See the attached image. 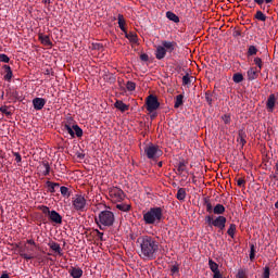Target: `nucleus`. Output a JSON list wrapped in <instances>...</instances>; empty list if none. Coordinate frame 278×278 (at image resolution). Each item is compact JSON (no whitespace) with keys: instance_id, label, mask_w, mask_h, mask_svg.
<instances>
[{"instance_id":"nucleus-1","label":"nucleus","mask_w":278,"mask_h":278,"mask_svg":"<svg viewBox=\"0 0 278 278\" xmlns=\"http://www.w3.org/2000/svg\"><path fill=\"white\" fill-rule=\"evenodd\" d=\"M137 244L140 247L139 255L142 260H155L160 251V242L154 237L149 235L140 236L137 239Z\"/></svg>"},{"instance_id":"nucleus-2","label":"nucleus","mask_w":278,"mask_h":278,"mask_svg":"<svg viewBox=\"0 0 278 278\" xmlns=\"http://www.w3.org/2000/svg\"><path fill=\"white\" fill-rule=\"evenodd\" d=\"M164 220V208L160 206L150 207L149 211L143 212L144 225H153L157 227Z\"/></svg>"},{"instance_id":"nucleus-3","label":"nucleus","mask_w":278,"mask_h":278,"mask_svg":"<svg viewBox=\"0 0 278 278\" xmlns=\"http://www.w3.org/2000/svg\"><path fill=\"white\" fill-rule=\"evenodd\" d=\"M96 225H98L101 231H105V227H113L116 220L114 213L112 211H101L94 218Z\"/></svg>"},{"instance_id":"nucleus-4","label":"nucleus","mask_w":278,"mask_h":278,"mask_svg":"<svg viewBox=\"0 0 278 278\" xmlns=\"http://www.w3.org/2000/svg\"><path fill=\"white\" fill-rule=\"evenodd\" d=\"M144 154L147 155L148 160H159V157H162L163 152L160 149V146L149 143L144 148Z\"/></svg>"},{"instance_id":"nucleus-5","label":"nucleus","mask_w":278,"mask_h":278,"mask_svg":"<svg viewBox=\"0 0 278 278\" xmlns=\"http://www.w3.org/2000/svg\"><path fill=\"white\" fill-rule=\"evenodd\" d=\"M86 205H88V201L81 194H76L72 200V207L76 212H86Z\"/></svg>"},{"instance_id":"nucleus-6","label":"nucleus","mask_w":278,"mask_h":278,"mask_svg":"<svg viewBox=\"0 0 278 278\" xmlns=\"http://www.w3.org/2000/svg\"><path fill=\"white\" fill-rule=\"evenodd\" d=\"M203 205H205L206 212L208 214H212V212L213 214H217L219 216L225 214V206L223 204H216L215 206H212V202L207 197L203 199Z\"/></svg>"},{"instance_id":"nucleus-7","label":"nucleus","mask_w":278,"mask_h":278,"mask_svg":"<svg viewBox=\"0 0 278 278\" xmlns=\"http://www.w3.org/2000/svg\"><path fill=\"white\" fill-rule=\"evenodd\" d=\"M146 105L148 112L152 113L160 109V101L157 100L156 96L150 94L147 97Z\"/></svg>"},{"instance_id":"nucleus-8","label":"nucleus","mask_w":278,"mask_h":278,"mask_svg":"<svg viewBox=\"0 0 278 278\" xmlns=\"http://www.w3.org/2000/svg\"><path fill=\"white\" fill-rule=\"evenodd\" d=\"M63 131H66L71 138H81L84 136V130L79 126H64Z\"/></svg>"},{"instance_id":"nucleus-9","label":"nucleus","mask_w":278,"mask_h":278,"mask_svg":"<svg viewBox=\"0 0 278 278\" xmlns=\"http://www.w3.org/2000/svg\"><path fill=\"white\" fill-rule=\"evenodd\" d=\"M227 225V217L225 216H217L215 219H213V227H216L218 229V232L223 233L225 231V227Z\"/></svg>"},{"instance_id":"nucleus-10","label":"nucleus","mask_w":278,"mask_h":278,"mask_svg":"<svg viewBox=\"0 0 278 278\" xmlns=\"http://www.w3.org/2000/svg\"><path fill=\"white\" fill-rule=\"evenodd\" d=\"M45 105H47V100L45 98L33 99V108L37 112H40V110H42V108H45Z\"/></svg>"},{"instance_id":"nucleus-11","label":"nucleus","mask_w":278,"mask_h":278,"mask_svg":"<svg viewBox=\"0 0 278 278\" xmlns=\"http://www.w3.org/2000/svg\"><path fill=\"white\" fill-rule=\"evenodd\" d=\"M111 197H114L116 201H123L125 199V191H123L121 188H113L110 190Z\"/></svg>"},{"instance_id":"nucleus-12","label":"nucleus","mask_w":278,"mask_h":278,"mask_svg":"<svg viewBox=\"0 0 278 278\" xmlns=\"http://www.w3.org/2000/svg\"><path fill=\"white\" fill-rule=\"evenodd\" d=\"M247 75L249 81H255V79L260 77V70H257V67H251L250 70H248Z\"/></svg>"},{"instance_id":"nucleus-13","label":"nucleus","mask_w":278,"mask_h":278,"mask_svg":"<svg viewBox=\"0 0 278 278\" xmlns=\"http://www.w3.org/2000/svg\"><path fill=\"white\" fill-rule=\"evenodd\" d=\"M48 216L51 223H55V225H62V215H60V213L56 211H51L50 215Z\"/></svg>"},{"instance_id":"nucleus-14","label":"nucleus","mask_w":278,"mask_h":278,"mask_svg":"<svg viewBox=\"0 0 278 278\" xmlns=\"http://www.w3.org/2000/svg\"><path fill=\"white\" fill-rule=\"evenodd\" d=\"M68 274L73 278H81V277H84V270L81 268H79V267H71L68 269Z\"/></svg>"},{"instance_id":"nucleus-15","label":"nucleus","mask_w":278,"mask_h":278,"mask_svg":"<svg viewBox=\"0 0 278 278\" xmlns=\"http://www.w3.org/2000/svg\"><path fill=\"white\" fill-rule=\"evenodd\" d=\"M276 101H277V98L275 97V93L269 94L266 102V108L269 112H273V110H275Z\"/></svg>"},{"instance_id":"nucleus-16","label":"nucleus","mask_w":278,"mask_h":278,"mask_svg":"<svg viewBox=\"0 0 278 278\" xmlns=\"http://www.w3.org/2000/svg\"><path fill=\"white\" fill-rule=\"evenodd\" d=\"M156 60H164L166 58V49L162 46H157L155 51Z\"/></svg>"},{"instance_id":"nucleus-17","label":"nucleus","mask_w":278,"mask_h":278,"mask_svg":"<svg viewBox=\"0 0 278 278\" xmlns=\"http://www.w3.org/2000/svg\"><path fill=\"white\" fill-rule=\"evenodd\" d=\"M2 68L5 73L4 80L12 81V77L14 76V74L12 73V67H10V65H3Z\"/></svg>"},{"instance_id":"nucleus-18","label":"nucleus","mask_w":278,"mask_h":278,"mask_svg":"<svg viewBox=\"0 0 278 278\" xmlns=\"http://www.w3.org/2000/svg\"><path fill=\"white\" fill-rule=\"evenodd\" d=\"M175 42L164 40L162 41V47H164L165 51H168V53H173L175 51Z\"/></svg>"},{"instance_id":"nucleus-19","label":"nucleus","mask_w":278,"mask_h":278,"mask_svg":"<svg viewBox=\"0 0 278 278\" xmlns=\"http://www.w3.org/2000/svg\"><path fill=\"white\" fill-rule=\"evenodd\" d=\"M117 23H118L119 29H122V31H124V34H127V28L125 27V25H126L125 16L123 14L117 15Z\"/></svg>"},{"instance_id":"nucleus-20","label":"nucleus","mask_w":278,"mask_h":278,"mask_svg":"<svg viewBox=\"0 0 278 278\" xmlns=\"http://www.w3.org/2000/svg\"><path fill=\"white\" fill-rule=\"evenodd\" d=\"M39 40L41 45H45V47H53V42H51V39L49 38L48 35H39Z\"/></svg>"},{"instance_id":"nucleus-21","label":"nucleus","mask_w":278,"mask_h":278,"mask_svg":"<svg viewBox=\"0 0 278 278\" xmlns=\"http://www.w3.org/2000/svg\"><path fill=\"white\" fill-rule=\"evenodd\" d=\"M46 187L48 188V192H50L51 194H54L55 188H60V184L48 180L46 181Z\"/></svg>"},{"instance_id":"nucleus-22","label":"nucleus","mask_w":278,"mask_h":278,"mask_svg":"<svg viewBox=\"0 0 278 278\" xmlns=\"http://www.w3.org/2000/svg\"><path fill=\"white\" fill-rule=\"evenodd\" d=\"M125 34V38H127V40H129V42H132V45H138V35L136 33H124Z\"/></svg>"},{"instance_id":"nucleus-23","label":"nucleus","mask_w":278,"mask_h":278,"mask_svg":"<svg viewBox=\"0 0 278 278\" xmlns=\"http://www.w3.org/2000/svg\"><path fill=\"white\" fill-rule=\"evenodd\" d=\"M48 247L54 251V253H58V255H62V248L60 247L59 243H56L55 241H51L48 243Z\"/></svg>"},{"instance_id":"nucleus-24","label":"nucleus","mask_w":278,"mask_h":278,"mask_svg":"<svg viewBox=\"0 0 278 278\" xmlns=\"http://www.w3.org/2000/svg\"><path fill=\"white\" fill-rule=\"evenodd\" d=\"M114 105L116 110H119V112H127L129 110V105L125 104L121 100H117Z\"/></svg>"},{"instance_id":"nucleus-25","label":"nucleus","mask_w":278,"mask_h":278,"mask_svg":"<svg viewBox=\"0 0 278 278\" xmlns=\"http://www.w3.org/2000/svg\"><path fill=\"white\" fill-rule=\"evenodd\" d=\"M186 189L185 188H179L176 194V199H178V201H186Z\"/></svg>"},{"instance_id":"nucleus-26","label":"nucleus","mask_w":278,"mask_h":278,"mask_svg":"<svg viewBox=\"0 0 278 278\" xmlns=\"http://www.w3.org/2000/svg\"><path fill=\"white\" fill-rule=\"evenodd\" d=\"M181 105H184V94H178L175 98L174 108L177 110V109L181 108Z\"/></svg>"},{"instance_id":"nucleus-27","label":"nucleus","mask_w":278,"mask_h":278,"mask_svg":"<svg viewBox=\"0 0 278 278\" xmlns=\"http://www.w3.org/2000/svg\"><path fill=\"white\" fill-rule=\"evenodd\" d=\"M232 81L235 84H242V81H244V76L241 73H235L232 76Z\"/></svg>"},{"instance_id":"nucleus-28","label":"nucleus","mask_w":278,"mask_h":278,"mask_svg":"<svg viewBox=\"0 0 278 278\" xmlns=\"http://www.w3.org/2000/svg\"><path fill=\"white\" fill-rule=\"evenodd\" d=\"M166 16H167L168 21H173V23H179V16H177V14H175L170 11H167Z\"/></svg>"},{"instance_id":"nucleus-29","label":"nucleus","mask_w":278,"mask_h":278,"mask_svg":"<svg viewBox=\"0 0 278 278\" xmlns=\"http://www.w3.org/2000/svg\"><path fill=\"white\" fill-rule=\"evenodd\" d=\"M236 230H237L236 224H230L227 230V235L233 239L236 238Z\"/></svg>"},{"instance_id":"nucleus-30","label":"nucleus","mask_w":278,"mask_h":278,"mask_svg":"<svg viewBox=\"0 0 278 278\" xmlns=\"http://www.w3.org/2000/svg\"><path fill=\"white\" fill-rule=\"evenodd\" d=\"M73 127V126H78L77 124H75V119L70 116V117H66V121L63 123V127Z\"/></svg>"},{"instance_id":"nucleus-31","label":"nucleus","mask_w":278,"mask_h":278,"mask_svg":"<svg viewBox=\"0 0 278 278\" xmlns=\"http://www.w3.org/2000/svg\"><path fill=\"white\" fill-rule=\"evenodd\" d=\"M10 108L12 106H8V105L0 106V112L2 114H5V116H12V111H10Z\"/></svg>"},{"instance_id":"nucleus-32","label":"nucleus","mask_w":278,"mask_h":278,"mask_svg":"<svg viewBox=\"0 0 278 278\" xmlns=\"http://www.w3.org/2000/svg\"><path fill=\"white\" fill-rule=\"evenodd\" d=\"M254 18H256V21H262L263 23H265L266 15L262 11H256Z\"/></svg>"},{"instance_id":"nucleus-33","label":"nucleus","mask_w":278,"mask_h":278,"mask_svg":"<svg viewBox=\"0 0 278 278\" xmlns=\"http://www.w3.org/2000/svg\"><path fill=\"white\" fill-rule=\"evenodd\" d=\"M208 266H210L212 273H216V271L219 270V269H218V265H217L216 262H214L213 260H210V261H208Z\"/></svg>"},{"instance_id":"nucleus-34","label":"nucleus","mask_w":278,"mask_h":278,"mask_svg":"<svg viewBox=\"0 0 278 278\" xmlns=\"http://www.w3.org/2000/svg\"><path fill=\"white\" fill-rule=\"evenodd\" d=\"M126 88H127L128 92H134V90H136V83L128 80L126 83Z\"/></svg>"},{"instance_id":"nucleus-35","label":"nucleus","mask_w":278,"mask_h":278,"mask_svg":"<svg viewBox=\"0 0 278 278\" xmlns=\"http://www.w3.org/2000/svg\"><path fill=\"white\" fill-rule=\"evenodd\" d=\"M42 166L45 168L42 174L45 175V177H47V175L51 173V166L49 165V162H43Z\"/></svg>"},{"instance_id":"nucleus-36","label":"nucleus","mask_w":278,"mask_h":278,"mask_svg":"<svg viewBox=\"0 0 278 278\" xmlns=\"http://www.w3.org/2000/svg\"><path fill=\"white\" fill-rule=\"evenodd\" d=\"M116 207L121 212H129V210H131V206L128 204H117Z\"/></svg>"},{"instance_id":"nucleus-37","label":"nucleus","mask_w":278,"mask_h":278,"mask_svg":"<svg viewBox=\"0 0 278 278\" xmlns=\"http://www.w3.org/2000/svg\"><path fill=\"white\" fill-rule=\"evenodd\" d=\"M61 194L62 197H66V199H68V197H71V191H68L67 187L62 186L60 188Z\"/></svg>"},{"instance_id":"nucleus-38","label":"nucleus","mask_w":278,"mask_h":278,"mask_svg":"<svg viewBox=\"0 0 278 278\" xmlns=\"http://www.w3.org/2000/svg\"><path fill=\"white\" fill-rule=\"evenodd\" d=\"M257 55V48L255 46H250L248 48V56Z\"/></svg>"},{"instance_id":"nucleus-39","label":"nucleus","mask_w":278,"mask_h":278,"mask_svg":"<svg viewBox=\"0 0 278 278\" xmlns=\"http://www.w3.org/2000/svg\"><path fill=\"white\" fill-rule=\"evenodd\" d=\"M190 84H192V80H190V75H189V74H186V75L182 77V85H184V86H190Z\"/></svg>"},{"instance_id":"nucleus-40","label":"nucleus","mask_w":278,"mask_h":278,"mask_svg":"<svg viewBox=\"0 0 278 278\" xmlns=\"http://www.w3.org/2000/svg\"><path fill=\"white\" fill-rule=\"evenodd\" d=\"M205 101L208 105H212V103H214V99L212 98V94L210 93V91L205 92Z\"/></svg>"},{"instance_id":"nucleus-41","label":"nucleus","mask_w":278,"mask_h":278,"mask_svg":"<svg viewBox=\"0 0 278 278\" xmlns=\"http://www.w3.org/2000/svg\"><path fill=\"white\" fill-rule=\"evenodd\" d=\"M255 260V245H250V261L253 262Z\"/></svg>"},{"instance_id":"nucleus-42","label":"nucleus","mask_w":278,"mask_h":278,"mask_svg":"<svg viewBox=\"0 0 278 278\" xmlns=\"http://www.w3.org/2000/svg\"><path fill=\"white\" fill-rule=\"evenodd\" d=\"M256 5H260L261 8L264 5V3L269 4L273 3V0H253Z\"/></svg>"},{"instance_id":"nucleus-43","label":"nucleus","mask_w":278,"mask_h":278,"mask_svg":"<svg viewBox=\"0 0 278 278\" xmlns=\"http://www.w3.org/2000/svg\"><path fill=\"white\" fill-rule=\"evenodd\" d=\"M0 62H3L4 64H9L10 63V56H8V54H0Z\"/></svg>"},{"instance_id":"nucleus-44","label":"nucleus","mask_w":278,"mask_h":278,"mask_svg":"<svg viewBox=\"0 0 278 278\" xmlns=\"http://www.w3.org/2000/svg\"><path fill=\"white\" fill-rule=\"evenodd\" d=\"M247 269H239L237 273V278H247Z\"/></svg>"},{"instance_id":"nucleus-45","label":"nucleus","mask_w":278,"mask_h":278,"mask_svg":"<svg viewBox=\"0 0 278 278\" xmlns=\"http://www.w3.org/2000/svg\"><path fill=\"white\" fill-rule=\"evenodd\" d=\"M7 94H10L13 99H18V91L16 90H7Z\"/></svg>"},{"instance_id":"nucleus-46","label":"nucleus","mask_w":278,"mask_h":278,"mask_svg":"<svg viewBox=\"0 0 278 278\" xmlns=\"http://www.w3.org/2000/svg\"><path fill=\"white\" fill-rule=\"evenodd\" d=\"M263 278H270V267L265 266L264 273H263Z\"/></svg>"},{"instance_id":"nucleus-47","label":"nucleus","mask_w":278,"mask_h":278,"mask_svg":"<svg viewBox=\"0 0 278 278\" xmlns=\"http://www.w3.org/2000/svg\"><path fill=\"white\" fill-rule=\"evenodd\" d=\"M20 255H21V257H23V260H27V261L34 260V255H31V254L21 252Z\"/></svg>"},{"instance_id":"nucleus-48","label":"nucleus","mask_w":278,"mask_h":278,"mask_svg":"<svg viewBox=\"0 0 278 278\" xmlns=\"http://www.w3.org/2000/svg\"><path fill=\"white\" fill-rule=\"evenodd\" d=\"M223 122L225 123V125H229V123H231V116L225 114L222 116Z\"/></svg>"},{"instance_id":"nucleus-49","label":"nucleus","mask_w":278,"mask_h":278,"mask_svg":"<svg viewBox=\"0 0 278 278\" xmlns=\"http://www.w3.org/2000/svg\"><path fill=\"white\" fill-rule=\"evenodd\" d=\"M13 155H14V157H15V162H16L17 164H21V162L23 161V157L21 156V153H18V152H13Z\"/></svg>"},{"instance_id":"nucleus-50","label":"nucleus","mask_w":278,"mask_h":278,"mask_svg":"<svg viewBox=\"0 0 278 278\" xmlns=\"http://www.w3.org/2000/svg\"><path fill=\"white\" fill-rule=\"evenodd\" d=\"M186 172V163L180 162L178 163V173H184Z\"/></svg>"},{"instance_id":"nucleus-51","label":"nucleus","mask_w":278,"mask_h":278,"mask_svg":"<svg viewBox=\"0 0 278 278\" xmlns=\"http://www.w3.org/2000/svg\"><path fill=\"white\" fill-rule=\"evenodd\" d=\"M254 64L260 68L258 71H262L263 63L260 58L254 59Z\"/></svg>"},{"instance_id":"nucleus-52","label":"nucleus","mask_w":278,"mask_h":278,"mask_svg":"<svg viewBox=\"0 0 278 278\" xmlns=\"http://www.w3.org/2000/svg\"><path fill=\"white\" fill-rule=\"evenodd\" d=\"M205 223H206L207 225H210V226H213V225H214V217L207 215V216L205 217Z\"/></svg>"},{"instance_id":"nucleus-53","label":"nucleus","mask_w":278,"mask_h":278,"mask_svg":"<svg viewBox=\"0 0 278 278\" xmlns=\"http://www.w3.org/2000/svg\"><path fill=\"white\" fill-rule=\"evenodd\" d=\"M172 275H177L179 273V265H173L170 268Z\"/></svg>"},{"instance_id":"nucleus-54","label":"nucleus","mask_w":278,"mask_h":278,"mask_svg":"<svg viewBox=\"0 0 278 278\" xmlns=\"http://www.w3.org/2000/svg\"><path fill=\"white\" fill-rule=\"evenodd\" d=\"M244 136H245L244 134L239 132V140H240L242 147H244L247 144V139H244Z\"/></svg>"},{"instance_id":"nucleus-55","label":"nucleus","mask_w":278,"mask_h":278,"mask_svg":"<svg viewBox=\"0 0 278 278\" xmlns=\"http://www.w3.org/2000/svg\"><path fill=\"white\" fill-rule=\"evenodd\" d=\"M94 232L97 233L99 240H101V242H105V239H103V232H101L99 229H96Z\"/></svg>"},{"instance_id":"nucleus-56","label":"nucleus","mask_w":278,"mask_h":278,"mask_svg":"<svg viewBox=\"0 0 278 278\" xmlns=\"http://www.w3.org/2000/svg\"><path fill=\"white\" fill-rule=\"evenodd\" d=\"M140 61H141V62H149V54L142 53V54L140 55Z\"/></svg>"},{"instance_id":"nucleus-57","label":"nucleus","mask_w":278,"mask_h":278,"mask_svg":"<svg viewBox=\"0 0 278 278\" xmlns=\"http://www.w3.org/2000/svg\"><path fill=\"white\" fill-rule=\"evenodd\" d=\"M42 214H47L48 216L51 214V210L48 206H41Z\"/></svg>"},{"instance_id":"nucleus-58","label":"nucleus","mask_w":278,"mask_h":278,"mask_svg":"<svg viewBox=\"0 0 278 278\" xmlns=\"http://www.w3.org/2000/svg\"><path fill=\"white\" fill-rule=\"evenodd\" d=\"M213 278H223V275L220 274V270L213 271Z\"/></svg>"},{"instance_id":"nucleus-59","label":"nucleus","mask_w":278,"mask_h":278,"mask_svg":"<svg viewBox=\"0 0 278 278\" xmlns=\"http://www.w3.org/2000/svg\"><path fill=\"white\" fill-rule=\"evenodd\" d=\"M244 184H247V181H245L244 179H242V178H239V179L237 180V186L242 187V186H244Z\"/></svg>"},{"instance_id":"nucleus-60","label":"nucleus","mask_w":278,"mask_h":278,"mask_svg":"<svg viewBox=\"0 0 278 278\" xmlns=\"http://www.w3.org/2000/svg\"><path fill=\"white\" fill-rule=\"evenodd\" d=\"M27 244H31L33 247H36V241H34L33 239H28Z\"/></svg>"},{"instance_id":"nucleus-61","label":"nucleus","mask_w":278,"mask_h":278,"mask_svg":"<svg viewBox=\"0 0 278 278\" xmlns=\"http://www.w3.org/2000/svg\"><path fill=\"white\" fill-rule=\"evenodd\" d=\"M45 75H53V72H51V70L48 68L45 71Z\"/></svg>"},{"instance_id":"nucleus-62","label":"nucleus","mask_w":278,"mask_h":278,"mask_svg":"<svg viewBox=\"0 0 278 278\" xmlns=\"http://www.w3.org/2000/svg\"><path fill=\"white\" fill-rule=\"evenodd\" d=\"M77 157L79 159V160H84V157H86V155L85 154H77Z\"/></svg>"},{"instance_id":"nucleus-63","label":"nucleus","mask_w":278,"mask_h":278,"mask_svg":"<svg viewBox=\"0 0 278 278\" xmlns=\"http://www.w3.org/2000/svg\"><path fill=\"white\" fill-rule=\"evenodd\" d=\"M42 3H46L48 5H51V0H42Z\"/></svg>"},{"instance_id":"nucleus-64","label":"nucleus","mask_w":278,"mask_h":278,"mask_svg":"<svg viewBox=\"0 0 278 278\" xmlns=\"http://www.w3.org/2000/svg\"><path fill=\"white\" fill-rule=\"evenodd\" d=\"M0 278H10V275H8V274H2Z\"/></svg>"}]
</instances>
